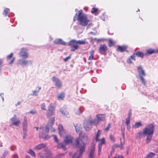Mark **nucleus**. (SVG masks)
Instances as JSON below:
<instances>
[{
    "label": "nucleus",
    "mask_w": 158,
    "mask_h": 158,
    "mask_svg": "<svg viewBox=\"0 0 158 158\" xmlns=\"http://www.w3.org/2000/svg\"><path fill=\"white\" fill-rule=\"evenodd\" d=\"M75 145L76 147L79 148V154L75 153L72 156V158H79L82 156V154L85 151L86 147V144L83 142L81 139L80 138H77L75 140Z\"/></svg>",
    "instance_id": "f257e3e1"
},
{
    "label": "nucleus",
    "mask_w": 158,
    "mask_h": 158,
    "mask_svg": "<svg viewBox=\"0 0 158 158\" xmlns=\"http://www.w3.org/2000/svg\"><path fill=\"white\" fill-rule=\"evenodd\" d=\"M76 13L73 18V20L75 21L77 20L79 22L80 24L83 26H85L88 24L89 20L87 19L86 15L82 13V10L79 11L78 14L77 16Z\"/></svg>",
    "instance_id": "f03ea898"
},
{
    "label": "nucleus",
    "mask_w": 158,
    "mask_h": 158,
    "mask_svg": "<svg viewBox=\"0 0 158 158\" xmlns=\"http://www.w3.org/2000/svg\"><path fill=\"white\" fill-rule=\"evenodd\" d=\"M154 126L153 124H150L143 129L144 135H147L146 142L149 143L152 140L154 131Z\"/></svg>",
    "instance_id": "7ed1b4c3"
},
{
    "label": "nucleus",
    "mask_w": 158,
    "mask_h": 158,
    "mask_svg": "<svg viewBox=\"0 0 158 158\" xmlns=\"http://www.w3.org/2000/svg\"><path fill=\"white\" fill-rule=\"evenodd\" d=\"M98 124V121L96 119L92 120L90 118L88 119H85L84 121L83 126L86 131H89L92 128L93 125H96Z\"/></svg>",
    "instance_id": "20e7f679"
},
{
    "label": "nucleus",
    "mask_w": 158,
    "mask_h": 158,
    "mask_svg": "<svg viewBox=\"0 0 158 158\" xmlns=\"http://www.w3.org/2000/svg\"><path fill=\"white\" fill-rule=\"evenodd\" d=\"M137 71L139 74L138 75L140 78L141 81L144 85H145L146 84V81L143 78V77L145 76L146 74L142 66H139L137 67Z\"/></svg>",
    "instance_id": "39448f33"
},
{
    "label": "nucleus",
    "mask_w": 158,
    "mask_h": 158,
    "mask_svg": "<svg viewBox=\"0 0 158 158\" xmlns=\"http://www.w3.org/2000/svg\"><path fill=\"white\" fill-rule=\"evenodd\" d=\"M40 129V131L39 134V136L40 138H42L44 139H46V136L48 134L49 132V127L48 125L46 126L45 128V131H44V128L43 126L41 127Z\"/></svg>",
    "instance_id": "423d86ee"
},
{
    "label": "nucleus",
    "mask_w": 158,
    "mask_h": 158,
    "mask_svg": "<svg viewBox=\"0 0 158 158\" xmlns=\"http://www.w3.org/2000/svg\"><path fill=\"white\" fill-rule=\"evenodd\" d=\"M23 129V138L25 139L27 136V131L28 122L27 118L26 116L24 117L23 122L22 123Z\"/></svg>",
    "instance_id": "0eeeda50"
},
{
    "label": "nucleus",
    "mask_w": 158,
    "mask_h": 158,
    "mask_svg": "<svg viewBox=\"0 0 158 158\" xmlns=\"http://www.w3.org/2000/svg\"><path fill=\"white\" fill-rule=\"evenodd\" d=\"M19 54L20 57L24 59L28 58L29 56L27 49L24 48L21 49Z\"/></svg>",
    "instance_id": "6e6552de"
},
{
    "label": "nucleus",
    "mask_w": 158,
    "mask_h": 158,
    "mask_svg": "<svg viewBox=\"0 0 158 158\" xmlns=\"http://www.w3.org/2000/svg\"><path fill=\"white\" fill-rule=\"evenodd\" d=\"M26 59L23 58V59H19L17 62L18 64L23 67L27 66L29 64H32V62L31 60H27Z\"/></svg>",
    "instance_id": "1a4fd4ad"
},
{
    "label": "nucleus",
    "mask_w": 158,
    "mask_h": 158,
    "mask_svg": "<svg viewBox=\"0 0 158 158\" xmlns=\"http://www.w3.org/2000/svg\"><path fill=\"white\" fill-rule=\"evenodd\" d=\"M52 105L51 104L48 107L46 114V116L48 118L51 117L55 114V110Z\"/></svg>",
    "instance_id": "9d476101"
},
{
    "label": "nucleus",
    "mask_w": 158,
    "mask_h": 158,
    "mask_svg": "<svg viewBox=\"0 0 158 158\" xmlns=\"http://www.w3.org/2000/svg\"><path fill=\"white\" fill-rule=\"evenodd\" d=\"M52 80L57 88L60 89L62 87V82L59 79L54 77L52 78Z\"/></svg>",
    "instance_id": "9b49d317"
},
{
    "label": "nucleus",
    "mask_w": 158,
    "mask_h": 158,
    "mask_svg": "<svg viewBox=\"0 0 158 158\" xmlns=\"http://www.w3.org/2000/svg\"><path fill=\"white\" fill-rule=\"evenodd\" d=\"M17 116L15 114H14V117L11 118L10 119V121L12 123L10 125V127H11L13 126H15L16 127H19V124L21 123V122L20 120H18L16 121Z\"/></svg>",
    "instance_id": "f8f14e48"
},
{
    "label": "nucleus",
    "mask_w": 158,
    "mask_h": 158,
    "mask_svg": "<svg viewBox=\"0 0 158 158\" xmlns=\"http://www.w3.org/2000/svg\"><path fill=\"white\" fill-rule=\"evenodd\" d=\"M107 50V48L106 45L105 44L100 45L99 49L98 52L101 54H103Z\"/></svg>",
    "instance_id": "ddd939ff"
},
{
    "label": "nucleus",
    "mask_w": 158,
    "mask_h": 158,
    "mask_svg": "<svg viewBox=\"0 0 158 158\" xmlns=\"http://www.w3.org/2000/svg\"><path fill=\"white\" fill-rule=\"evenodd\" d=\"M46 152L45 155H41L40 156V158H53L52 157V154L50 152L48 149L46 148L45 150Z\"/></svg>",
    "instance_id": "4468645a"
},
{
    "label": "nucleus",
    "mask_w": 158,
    "mask_h": 158,
    "mask_svg": "<svg viewBox=\"0 0 158 158\" xmlns=\"http://www.w3.org/2000/svg\"><path fill=\"white\" fill-rule=\"evenodd\" d=\"M58 131L59 135L60 136H64L65 135V132L63 128V126L60 124L58 126Z\"/></svg>",
    "instance_id": "2eb2a0df"
},
{
    "label": "nucleus",
    "mask_w": 158,
    "mask_h": 158,
    "mask_svg": "<svg viewBox=\"0 0 158 158\" xmlns=\"http://www.w3.org/2000/svg\"><path fill=\"white\" fill-rule=\"evenodd\" d=\"M68 44L70 46L71 48V51H75L76 50H77L79 47L78 46L76 45V44H74V43H73V42L72 43H70L69 41Z\"/></svg>",
    "instance_id": "dca6fc26"
},
{
    "label": "nucleus",
    "mask_w": 158,
    "mask_h": 158,
    "mask_svg": "<svg viewBox=\"0 0 158 158\" xmlns=\"http://www.w3.org/2000/svg\"><path fill=\"white\" fill-rule=\"evenodd\" d=\"M53 42L55 44H60L63 45H65L66 44V43L61 39H56Z\"/></svg>",
    "instance_id": "f3484780"
},
{
    "label": "nucleus",
    "mask_w": 158,
    "mask_h": 158,
    "mask_svg": "<svg viewBox=\"0 0 158 158\" xmlns=\"http://www.w3.org/2000/svg\"><path fill=\"white\" fill-rule=\"evenodd\" d=\"M105 139L104 138H102L100 140V143L98 144V152L99 154L101 151L102 146V145L105 144Z\"/></svg>",
    "instance_id": "a211bd4d"
},
{
    "label": "nucleus",
    "mask_w": 158,
    "mask_h": 158,
    "mask_svg": "<svg viewBox=\"0 0 158 158\" xmlns=\"http://www.w3.org/2000/svg\"><path fill=\"white\" fill-rule=\"evenodd\" d=\"M46 146L45 143H40L35 146L34 149L36 150H40L45 148Z\"/></svg>",
    "instance_id": "6ab92c4d"
},
{
    "label": "nucleus",
    "mask_w": 158,
    "mask_h": 158,
    "mask_svg": "<svg viewBox=\"0 0 158 158\" xmlns=\"http://www.w3.org/2000/svg\"><path fill=\"white\" fill-rule=\"evenodd\" d=\"M74 43V44H84L85 43V40H80L77 41L76 40H72L70 41V43Z\"/></svg>",
    "instance_id": "aec40b11"
},
{
    "label": "nucleus",
    "mask_w": 158,
    "mask_h": 158,
    "mask_svg": "<svg viewBox=\"0 0 158 158\" xmlns=\"http://www.w3.org/2000/svg\"><path fill=\"white\" fill-rule=\"evenodd\" d=\"M96 117L98 119V120H97L98 123L99 121H103L105 120V116L104 114H98Z\"/></svg>",
    "instance_id": "412c9836"
},
{
    "label": "nucleus",
    "mask_w": 158,
    "mask_h": 158,
    "mask_svg": "<svg viewBox=\"0 0 158 158\" xmlns=\"http://www.w3.org/2000/svg\"><path fill=\"white\" fill-rule=\"evenodd\" d=\"M127 47L126 46H118L117 48V51L120 52H123L127 51Z\"/></svg>",
    "instance_id": "4be33fe9"
},
{
    "label": "nucleus",
    "mask_w": 158,
    "mask_h": 158,
    "mask_svg": "<svg viewBox=\"0 0 158 158\" xmlns=\"http://www.w3.org/2000/svg\"><path fill=\"white\" fill-rule=\"evenodd\" d=\"M72 139L71 137L66 136L65 139L64 140V143L66 144H69L72 143Z\"/></svg>",
    "instance_id": "5701e85b"
},
{
    "label": "nucleus",
    "mask_w": 158,
    "mask_h": 158,
    "mask_svg": "<svg viewBox=\"0 0 158 158\" xmlns=\"http://www.w3.org/2000/svg\"><path fill=\"white\" fill-rule=\"evenodd\" d=\"M134 55L137 56L138 57H140L143 59L144 56V54L143 52L140 51H137L134 52Z\"/></svg>",
    "instance_id": "b1692460"
},
{
    "label": "nucleus",
    "mask_w": 158,
    "mask_h": 158,
    "mask_svg": "<svg viewBox=\"0 0 158 158\" xmlns=\"http://www.w3.org/2000/svg\"><path fill=\"white\" fill-rule=\"evenodd\" d=\"M145 135L144 133H143V130L142 132H139L137 134L136 138L138 139H140L141 138L143 137Z\"/></svg>",
    "instance_id": "393cba45"
},
{
    "label": "nucleus",
    "mask_w": 158,
    "mask_h": 158,
    "mask_svg": "<svg viewBox=\"0 0 158 158\" xmlns=\"http://www.w3.org/2000/svg\"><path fill=\"white\" fill-rule=\"evenodd\" d=\"M75 127L77 132L79 134V135H81L82 133L81 127V126H75Z\"/></svg>",
    "instance_id": "a878e982"
},
{
    "label": "nucleus",
    "mask_w": 158,
    "mask_h": 158,
    "mask_svg": "<svg viewBox=\"0 0 158 158\" xmlns=\"http://www.w3.org/2000/svg\"><path fill=\"white\" fill-rule=\"evenodd\" d=\"M95 150V147L93 146L90 151L89 154V158H93L94 157V153Z\"/></svg>",
    "instance_id": "bb28decb"
},
{
    "label": "nucleus",
    "mask_w": 158,
    "mask_h": 158,
    "mask_svg": "<svg viewBox=\"0 0 158 158\" xmlns=\"http://www.w3.org/2000/svg\"><path fill=\"white\" fill-rule=\"evenodd\" d=\"M55 122V118L54 117L51 118L48 121V125L51 127H52Z\"/></svg>",
    "instance_id": "cd10ccee"
},
{
    "label": "nucleus",
    "mask_w": 158,
    "mask_h": 158,
    "mask_svg": "<svg viewBox=\"0 0 158 158\" xmlns=\"http://www.w3.org/2000/svg\"><path fill=\"white\" fill-rule=\"evenodd\" d=\"M65 94L63 92H61L57 96V98L59 100H63Z\"/></svg>",
    "instance_id": "c85d7f7f"
},
{
    "label": "nucleus",
    "mask_w": 158,
    "mask_h": 158,
    "mask_svg": "<svg viewBox=\"0 0 158 158\" xmlns=\"http://www.w3.org/2000/svg\"><path fill=\"white\" fill-rule=\"evenodd\" d=\"M155 50L150 49L146 51L145 55H150L154 53H155Z\"/></svg>",
    "instance_id": "c756f323"
},
{
    "label": "nucleus",
    "mask_w": 158,
    "mask_h": 158,
    "mask_svg": "<svg viewBox=\"0 0 158 158\" xmlns=\"http://www.w3.org/2000/svg\"><path fill=\"white\" fill-rule=\"evenodd\" d=\"M57 147V148H63L64 150H66V148L65 147V145L63 143H58Z\"/></svg>",
    "instance_id": "7c9ffc66"
},
{
    "label": "nucleus",
    "mask_w": 158,
    "mask_h": 158,
    "mask_svg": "<svg viewBox=\"0 0 158 158\" xmlns=\"http://www.w3.org/2000/svg\"><path fill=\"white\" fill-rule=\"evenodd\" d=\"M38 88H39V89L38 90H33L32 91L33 94H32V96H37L38 95V93L39 91L41 89V87H38Z\"/></svg>",
    "instance_id": "2f4dec72"
},
{
    "label": "nucleus",
    "mask_w": 158,
    "mask_h": 158,
    "mask_svg": "<svg viewBox=\"0 0 158 158\" xmlns=\"http://www.w3.org/2000/svg\"><path fill=\"white\" fill-rule=\"evenodd\" d=\"M101 131L98 130L97 132V133L96 134L95 137V139L96 141H99L98 137L100 136V134H101Z\"/></svg>",
    "instance_id": "473e14b6"
},
{
    "label": "nucleus",
    "mask_w": 158,
    "mask_h": 158,
    "mask_svg": "<svg viewBox=\"0 0 158 158\" xmlns=\"http://www.w3.org/2000/svg\"><path fill=\"white\" fill-rule=\"evenodd\" d=\"M94 50H92L90 52V56L89 57L88 60H93L94 59Z\"/></svg>",
    "instance_id": "72a5a7b5"
},
{
    "label": "nucleus",
    "mask_w": 158,
    "mask_h": 158,
    "mask_svg": "<svg viewBox=\"0 0 158 158\" xmlns=\"http://www.w3.org/2000/svg\"><path fill=\"white\" fill-rule=\"evenodd\" d=\"M82 111L83 110L82 108L80 107L75 110V113L76 114L80 115L82 113Z\"/></svg>",
    "instance_id": "f704fd0d"
},
{
    "label": "nucleus",
    "mask_w": 158,
    "mask_h": 158,
    "mask_svg": "<svg viewBox=\"0 0 158 158\" xmlns=\"http://www.w3.org/2000/svg\"><path fill=\"white\" fill-rule=\"evenodd\" d=\"M155 155V154L152 152H150L148 154L145 158H153Z\"/></svg>",
    "instance_id": "c9c22d12"
},
{
    "label": "nucleus",
    "mask_w": 158,
    "mask_h": 158,
    "mask_svg": "<svg viewBox=\"0 0 158 158\" xmlns=\"http://www.w3.org/2000/svg\"><path fill=\"white\" fill-rule=\"evenodd\" d=\"M60 112L61 113V114L64 115L67 118H69L70 117L68 113V112H64V111L62 110V109H60Z\"/></svg>",
    "instance_id": "e433bc0d"
},
{
    "label": "nucleus",
    "mask_w": 158,
    "mask_h": 158,
    "mask_svg": "<svg viewBox=\"0 0 158 158\" xmlns=\"http://www.w3.org/2000/svg\"><path fill=\"white\" fill-rule=\"evenodd\" d=\"M142 125L140 122L135 123L133 127L135 128L139 127L140 126H142Z\"/></svg>",
    "instance_id": "4c0bfd02"
},
{
    "label": "nucleus",
    "mask_w": 158,
    "mask_h": 158,
    "mask_svg": "<svg viewBox=\"0 0 158 158\" xmlns=\"http://www.w3.org/2000/svg\"><path fill=\"white\" fill-rule=\"evenodd\" d=\"M91 12L92 14H94L95 15H98V9L95 8H93L91 11Z\"/></svg>",
    "instance_id": "58836bf2"
},
{
    "label": "nucleus",
    "mask_w": 158,
    "mask_h": 158,
    "mask_svg": "<svg viewBox=\"0 0 158 158\" xmlns=\"http://www.w3.org/2000/svg\"><path fill=\"white\" fill-rule=\"evenodd\" d=\"M4 13H3V15L4 14V15L5 16H6L7 15V14L8 13L10 12V10L8 8H6L4 10Z\"/></svg>",
    "instance_id": "ea45409f"
},
{
    "label": "nucleus",
    "mask_w": 158,
    "mask_h": 158,
    "mask_svg": "<svg viewBox=\"0 0 158 158\" xmlns=\"http://www.w3.org/2000/svg\"><path fill=\"white\" fill-rule=\"evenodd\" d=\"M120 140L121 141L120 145L115 144H114V146L116 148H119L120 149H122L123 147V145L122 143V142L121 141V139H120Z\"/></svg>",
    "instance_id": "a19ab883"
},
{
    "label": "nucleus",
    "mask_w": 158,
    "mask_h": 158,
    "mask_svg": "<svg viewBox=\"0 0 158 158\" xmlns=\"http://www.w3.org/2000/svg\"><path fill=\"white\" fill-rule=\"evenodd\" d=\"M28 153L30 154L32 156L35 157V152L31 149H29V150Z\"/></svg>",
    "instance_id": "79ce46f5"
},
{
    "label": "nucleus",
    "mask_w": 158,
    "mask_h": 158,
    "mask_svg": "<svg viewBox=\"0 0 158 158\" xmlns=\"http://www.w3.org/2000/svg\"><path fill=\"white\" fill-rule=\"evenodd\" d=\"M125 123L126 125H128L130 124V118L127 117L126 119Z\"/></svg>",
    "instance_id": "37998d69"
},
{
    "label": "nucleus",
    "mask_w": 158,
    "mask_h": 158,
    "mask_svg": "<svg viewBox=\"0 0 158 158\" xmlns=\"http://www.w3.org/2000/svg\"><path fill=\"white\" fill-rule=\"evenodd\" d=\"M114 44V42L112 40L110 39L109 41V46L111 47L113 46Z\"/></svg>",
    "instance_id": "c03bdc74"
},
{
    "label": "nucleus",
    "mask_w": 158,
    "mask_h": 158,
    "mask_svg": "<svg viewBox=\"0 0 158 158\" xmlns=\"http://www.w3.org/2000/svg\"><path fill=\"white\" fill-rule=\"evenodd\" d=\"M8 152L7 151H5L0 158H5L6 156L8 154Z\"/></svg>",
    "instance_id": "a18cd8bd"
},
{
    "label": "nucleus",
    "mask_w": 158,
    "mask_h": 158,
    "mask_svg": "<svg viewBox=\"0 0 158 158\" xmlns=\"http://www.w3.org/2000/svg\"><path fill=\"white\" fill-rule=\"evenodd\" d=\"M111 127V124L110 123H109L106 127H105L104 129V131H108L109 128L110 127Z\"/></svg>",
    "instance_id": "49530a36"
},
{
    "label": "nucleus",
    "mask_w": 158,
    "mask_h": 158,
    "mask_svg": "<svg viewBox=\"0 0 158 158\" xmlns=\"http://www.w3.org/2000/svg\"><path fill=\"white\" fill-rule=\"evenodd\" d=\"M110 140L113 142H114L115 141L114 139V136H113L112 135H110Z\"/></svg>",
    "instance_id": "de8ad7c7"
},
{
    "label": "nucleus",
    "mask_w": 158,
    "mask_h": 158,
    "mask_svg": "<svg viewBox=\"0 0 158 158\" xmlns=\"http://www.w3.org/2000/svg\"><path fill=\"white\" fill-rule=\"evenodd\" d=\"M41 108L42 110H46V106L45 103H42L41 105Z\"/></svg>",
    "instance_id": "09e8293b"
},
{
    "label": "nucleus",
    "mask_w": 158,
    "mask_h": 158,
    "mask_svg": "<svg viewBox=\"0 0 158 158\" xmlns=\"http://www.w3.org/2000/svg\"><path fill=\"white\" fill-rule=\"evenodd\" d=\"M13 54L12 53H11L9 55L7 56V60H8L10 59L12 57Z\"/></svg>",
    "instance_id": "8fccbe9b"
},
{
    "label": "nucleus",
    "mask_w": 158,
    "mask_h": 158,
    "mask_svg": "<svg viewBox=\"0 0 158 158\" xmlns=\"http://www.w3.org/2000/svg\"><path fill=\"white\" fill-rule=\"evenodd\" d=\"M29 113L31 114H36V112L35 110H31L28 112Z\"/></svg>",
    "instance_id": "3c124183"
},
{
    "label": "nucleus",
    "mask_w": 158,
    "mask_h": 158,
    "mask_svg": "<svg viewBox=\"0 0 158 158\" xmlns=\"http://www.w3.org/2000/svg\"><path fill=\"white\" fill-rule=\"evenodd\" d=\"M53 136L54 137V139L55 141L57 143L58 142V140L57 139V136L56 135H54Z\"/></svg>",
    "instance_id": "603ef678"
},
{
    "label": "nucleus",
    "mask_w": 158,
    "mask_h": 158,
    "mask_svg": "<svg viewBox=\"0 0 158 158\" xmlns=\"http://www.w3.org/2000/svg\"><path fill=\"white\" fill-rule=\"evenodd\" d=\"M135 55H134V53H133V54L132 55H131V56H130V58L132 59V60H135Z\"/></svg>",
    "instance_id": "864d4df0"
},
{
    "label": "nucleus",
    "mask_w": 158,
    "mask_h": 158,
    "mask_svg": "<svg viewBox=\"0 0 158 158\" xmlns=\"http://www.w3.org/2000/svg\"><path fill=\"white\" fill-rule=\"evenodd\" d=\"M64 155V153H61L59 154L58 155L56 156V158H60L61 156Z\"/></svg>",
    "instance_id": "5fc2aeb1"
},
{
    "label": "nucleus",
    "mask_w": 158,
    "mask_h": 158,
    "mask_svg": "<svg viewBox=\"0 0 158 158\" xmlns=\"http://www.w3.org/2000/svg\"><path fill=\"white\" fill-rule=\"evenodd\" d=\"M127 62L128 63H130V64L132 63V62L131 60V59L130 58H129L127 59Z\"/></svg>",
    "instance_id": "6e6d98bb"
},
{
    "label": "nucleus",
    "mask_w": 158,
    "mask_h": 158,
    "mask_svg": "<svg viewBox=\"0 0 158 158\" xmlns=\"http://www.w3.org/2000/svg\"><path fill=\"white\" fill-rule=\"evenodd\" d=\"M70 58V56H69L67 57L64 58V61L66 62H67L68 60Z\"/></svg>",
    "instance_id": "4d7b16f0"
},
{
    "label": "nucleus",
    "mask_w": 158,
    "mask_h": 158,
    "mask_svg": "<svg viewBox=\"0 0 158 158\" xmlns=\"http://www.w3.org/2000/svg\"><path fill=\"white\" fill-rule=\"evenodd\" d=\"M131 115V111H130L128 113L127 117L130 118Z\"/></svg>",
    "instance_id": "13d9d810"
},
{
    "label": "nucleus",
    "mask_w": 158,
    "mask_h": 158,
    "mask_svg": "<svg viewBox=\"0 0 158 158\" xmlns=\"http://www.w3.org/2000/svg\"><path fill=\"white\" fill-rule=\"evenodd\" d=\"M15 59V58H13L11 61L9 63V64H11L13 63Z\"/></svg>",
    "instance_id": "bf43d9fd"
},
{
    "label": "nucleus",
    "mask_w": 158,
    "mask_h": 158,
    "mask_svg": "<svg viewBox=\"0 0 158 158\" xmlns=\"http://www.w3.org/2000/svg\"><path fill=\"white\" fill-rule=\"evenodd\" d=\"M13 158H18L17 154L15 153L13 156Z\"/></svg>",
    "instance_id": "052dcab7"
},
{
    "label": "nucleus",
    "mask_w": 158,
    "mask_h": 158,
    "mask_svg": "<svg viewBox=\"0 0 158 158\" xmlns=\"http://www.w3.org/2000/svg\"><path fill=\"white\" fill-rule=\"evenodd\" d=\"M114 158H123L122 156L120 155H118L117 157H115Z\"/></svg>",
    "instance_id": "680f3d73"
},
{
    "label": "nucleus",
    "mask_w": 158,
    "mask_h": 158,
    "mask_svg": "<svg viewBox=\"0 0 158 158\" xmlns=\"http://www.w3.org/2000/svg\"><path fill=\"white\" fill-rule=\"evenodd\" d=\"M127 126V129L128 130H129L131 128L130 124L128 125H126Z\"/></svg>",
    "instance_id": "e2e57ef3"
},
{
    "label": "nucleus",
    "mask_w": 158,
    "mask_h": 158,
    "mask_svg": "<svg viewBox=\"0 0 158 158\" xmlns=\"http://www.w3.org/2000/svg\"><path fill=\"white\" fill-rule=\"evenodd\" d=\"M103 40L102 39H97V41L98 42L100 41H102Z\"/></svg>",
    "instance_id": "0e129e2a"
},
{
    "label": "nucleus",
    "mask_w": 158,
    "mask_h": 158,
    "mask_svg": "<svg viewBox=\"0 0 158 158\" xmlns=\"http://www.w3.org/2000/svg\"><path fill=\"white\" fill-rule=\"evenodd\" d=\"M21 103L20 102H17V103L15 104V106H17L18 105H19Z\"/></svg>",
    "instance_id": "69168bd1"
},
{
    "label": "nucleus",
    "mask_w": 158,
    "mask_h": 158,
    "mask_svg": "<svg viewBox=\"0 0 158 158\" xmlns=\"http://www.w3.org/2000/svg\"><path fill=\"white\" fill-rule=\"evenodd\" d=\"M122 136L123 139H125V135L124 133H123Z\"/></svg>",
    "instance_id": "338daca9"
},
{
    "label": "nucleus",
    "mask_w": 158,
    "mask_h": 158,
    "mask_svg": "<svg viewBox=\"0 0 158 158\" xmlns=\"http://www.w3.org/2000/svg\"><path fill=\"white\" fill-rule=\"evenodd\" d=\"M34 128V129L35 128L36 131H37L39 129V128L38 127H35Z\"/></svg>",
    "instance_id": "774afa93"
}]
</instances>
